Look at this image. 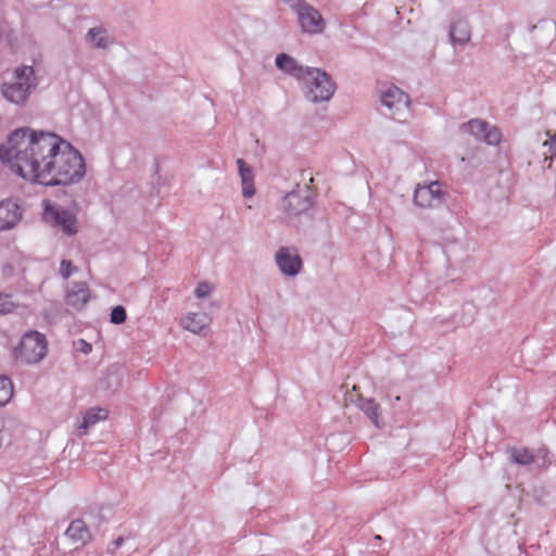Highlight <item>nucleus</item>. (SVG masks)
Returning <instances> with one entry per match:
<instances>
[{"mask_svg":"<svg viewBox=\"0 0 556 556\" xmlns=\"http://www.w3.org/2000/svg\"><path fill=\"white\" fill-rule=\"evenodd\" d=\"M86 39L97 49H106L110 46L106 30L101 27L90 28L86 34Z\"/></svg>","mask_w":556,"mask_h":556,"instance_id":"4be33fe9","label":"nucleus"},{"mask_svg":"<svg viewBox=\"0 0 556 556\" xmlns=\"http://www.w3.org/2000/svg\"><path fill=\"white\" fill-rule=\"evenodd\" d=\"M356 405L358 408L370 419V421L377 427L382 428L383 422L381 420V408L380 405L371 397L366 399L359 396Z\"/></svg>","mask_w":556,"mask_h":556,"instance_id":"aec40b11","label":"nucleus"},{"mask_svg":"<svg viewBox=\"0 0 556 556\" xmlns=\"http://www.w3.org/2000/svg\"><path fill=\"white\" fill-rule=\"evenodd\" d=\"M301 80L306 100L313 103L329 101L337 88L331 77L317 67H307Z\"/></svg>","mask_w":556,"mask_h":556,"instance_id":"7ed1b4c3","label":"nucleus"},{"mask_svg":"<svg viewBox=\"0 0 556 556\" xmlns=\"http://www.w3.org/2000/svg\"><path fill=\"white\" fill-rule=\"evenodd\" d=\"M13 396V383L5 377L0 376V406L5 405Z\"/></svg>","mask_w":556,"mask_h":556,"instance_id":"b1692460","label":"nucleus"},{"mask_svg":"<svg viewBox=\"0 0 556 556\" xmlns=\"http://www.w3.org/2000/svg\"><path fill=\"white\" fill-rule=\"evenodd\" d=\"M124 543V538L118 536L114 541L111 542V544L108 546V553L114 554L116 549H118Z\"/></svg>","mask_w":556,"mask_h":556,"instance_id":"c85d7f7f","label":"nucleus"},{"mask_svg":"<svg viewBox=\"0 0 556 556\" xmlns=\"http://www.w3.org/2000/svg\"><path fill=\"white\" fill-rule=\"evenodd\" d=\"M64 139L49 131L18 128L0 144V160L14 174L49 187L58 177Z\"/></svg>","mask_w":556,"mask_h":556,"instance_id":"f257e3e1","label":"nucleus"},{"mask_svg":"<svg viewBox=\"0 0 556 556\" xmlns=\"http://www.w3.org/2000/svg\"><path fill=\"white\" fill-rule=\"evenodd\" d=\"M79 343V351L83 352L84 354H89L92 350V346L90 343L86 342L85 340L80 339L78 341Z\"/></svg>","mask_w":556,"mask_h":556,"instance_id":"c756f323","label":"nucleus"},{"mask_svg":"<svg viewBox=\"0 0 556 556\" xmlns=\"http://www.w3.org/2000/svg\"><path fill=\"white\" fill-rule=\"evenodd\" d=\"M447 195L443 185L435 180L428 185H418L414 192V202L422 208H434L443 204Z\"/></svg>","mask_w":556,"mask_h":556,"instance_id":"1a4fd4ad","label":"nucleus"},{"mask_svg":"<svg viewBox=\"0 0 556 556\" xmlns=\"http://www.w3.org/2000/svg\"><path fill=\"white\" fill-rule=\"evenodd\" d=\"M275 64L281 72L301 80L308 66L304 67L298 64L296 60L287 53H280L276 56Z\"/></svg>","mask_w":556,"mask_h":556,"instance_id":"a211bd4d","label":"nucleus"},{"mask_svg":"<svg viewBox=\"0 0 556 556\" xmlns=\"http://www.w3.org/2000/svg\"><path fill=\"white\" fill-rule=\"evenodd\" d=\"M113 379L115 380V384H116V386H118V384H119V382H121V381H119V377H118L117 375H115V374H110V375L108 376V380L111 382V380H113Z\"/></svg>","mask_w":556,"mask_h":556,"instance_id":"2f4dec72","label":"nucleus"},{"mask_svg":"<svg viewBox=\"0 0 556 556\" xmlns=\"http://www.w3.org/2000/svg\"><path fill=\"white\" fill-rule=\"evenodd\" d=\"M549 150L553 154V157H556V134L551 138L549 141Z\"/></svg>","mask_w":556,"mask_h":556,"instance_id":"7c9ffc66","label":"nucleus"},{"mask_svg":"<svg viewBox=\"0 0 556 556\" xmlns=\"http://www.w3.org/2000/svg\"><path fill=\"white\" fill-rule=\"evenodd\" d=\"M292 10L298 15L301 29L307 34H320L325 29V21L318 10L304 0H294Z\"/></svg>","mask_w":556,"mask_h":556,"instance_id":"0eeeda50","label":"nucleus"},{"mask_svg":"<svg viewBox=\"0 0 556 556\" xmlns=\"http://www.w3.org/2000/svg\"><path fill=\"white\" fill-rule=\"evenodd\" d=\"M15 304L9 294H0V314H8L13 311Z\"/></svg>","mask_w":556,"mask_h":556,"instance_id":"a878e982","label":"nucleus"},{"mask_svg":"<svg viewBox=\"0 0 556 556\" xmlns=\"http://www.w3.org/2000/svg\"><path fill=\"white\" fill-rule=\"evenodd\" d=\"M127 313L124 306L117 305L115 306L110 315V320L112 324L121 325L126 321Z\"/></svg>","mask_w":556,"mask_h":556,"instance_id":"393cba45","label":"nucleus"},{"mask_svg":"<svg viewBox=\"0 0 556 556\" xmlns=\"http://www.w3.org/2000/svg\"><path fill=\"white\" fill-rule=\"evenodd\" d=\"M380 102L389 111V116L400 123L412 116L409 96L395 85L380 91Z\"/></svg>","mask_w":556,"mask_h":556,"instance_id":"423d86ee","label":"nucleus"},{"mask_svg":"<svg viewBox=\"0 0 556 556\" xmlns=\"http://www.w3.org/2000/svg\"><path fill=\"white\" fill-rule=\"evenodd\" d=\"M208 323L210 318L205 313L190 312L181 319L182 328L193 333H200Z\"/></svg>","mask_w":556,"mask_h":556,"instance_id":"412c9836","label":"nucleus"},{"mask_svg":"<svg viewBox=\"0 0 556 556\" xmlns=\"http://www.w3.org/2000/svg\"><path fill=\"white\" fill-rule=\"evenodd\" d=\"M108 417V410L103 408H91L86 412L80 428L88 429L101 419Z\"/></svg>","mask_w":556,"mask_h":556,"instance_id":"5701e85b","label":"nucleus"},{"mask_svg":"<svg viewBox=\"0 0 556 556\" xmlns=\"http://www.w3.org/2000/svg\"><path fill=\"white\" fill-rule=\"evenodd\" d=\"M76 270L77 267L68 260H63L60 264V274L64 279H67Z\"/></svg>","mask_w":556,"mask_h":556,"instance_id":"bb28decb","label":"nucleus"},{"mask_svg":"<svg viewBox=\"0 0 556 556\" xmlns=\"http://www.w3.org/2000/svg\"><path fill=\"white\" fill-rule=\"evenodd\" d=\"M90 299L86 282H74L66 292V303L74 308H81Z\"/></svg>","mask_w":556,"mask_h":556,"instance_id":"f3484780","label":"nucleus"},{"mask_svg":"<svg viewBox=\"0 0 556 556\" xmlns=\"http://www.w3.org/2000/svg\"><path fill=\"white\" fill-rule=\"evenodd\" d=\"M35 71L31 66H21L14 71L13 80L3 83L2 96L14 104H23L36 88Z\"/></svg>","mask_w":556,"mask_h":556,"instance_id":"20e7f679","label":"nucleus"},{"mask_svg":"<svg viewBox=\"0 0 556 556\" xmlns=\"http://www.w3.org/2000/svg\"><path fill=\"white\" fill-rule=\"evenodd\" d=\"M237 166L241 178L242 195L245 199L252 198L255 194L253 170L243 159L237 160Z\"/></svg>","mask_w":556,"mask_h":556,"instance_id":"6ab92c4d","label":"nucleus"},{"mask_svg":"<svg viewBox=\"0 0 556 556\" xmlns=\"http://www.w3.org/2000/svg\"><path fill=\"white\" fill-rule=\"evenodd\" d=\"M460 131L470 134L477 140L483 141L489 146L498 144L502 138L501 130L488 122L479 118H472L460 125Z\"/></svg>","mask_w":556,"mask_h":556,"instance_id":"9d476101","label":"nucleus"},{"mask_svg":"<svg viewBox=\"0 0 556 556\" xmlns=\"http://www.w3.org/2000/svg\"><path fill=\"white\" fill-rule=\"evenodd\" d=\"M23 216V210L16 201L5 199L0 202V231L15 227Z\"/></svg>","mask_w":556,"mask_h":556,"instance_id":"4468645a","label":"nucleus"},{"mask_svg":"<svg viewBox=\"0 0 556 556\" xmlns=\"http://www.w3.org/2000/svg\"><path fill=\"white\" fill-rule=\"evenodd\" d=\"M59 163L58 177L51 181L49 187L74 185L86 175V164L83 155L70 143H64Z\"/></svg>","mask_w":556,"mask_h":556,"instance_id":"f03ea898","label":"nucleus"},{"mask_svg":"<svg viewBox=\"0 0 556 556\" xmlns=\"http://www.w3.org/2000/svg\"><path fill=\"white\" fill-rule=\"evenodd\" d=\"M450 39L453 45L465 46L470 41L471 28L466 18L458 17L450 26Z\"/></svg>","mask_w":556,"mask_h":556,"instance_id":"dca6fc26","label":"nucleus"},{"mask_svg":"<svg viewBox=\"0 0 556 556\" xmlns=\"http://www.w3.org/2000/svg\"><path fill=\"white\" fill-rule=\"evenodd\" d=\"M507 453L511 463L522 466L535 465L536 468L543 469L551 463L548 460V451L545 447H540L536 451H531L527 447H509Z\"/></svg>","mask_w":556,"mask_h":556,"instance_id":"f8f14e48","label":"nucleus"},{"mask_svg":"<svg viewBox=\"0 0 556 556\" xmlns=\"http://www.w3.org/2000/svg\"><path fill=\"white\" fill-rule=\"evenodd\" d=\"M555 160H556V156H555Z\"/></svg>","mask_w":556,"mask_h":556,"instance_id":"473e14b6","label":"nucleus"},{"mask_svg":"<svg viewBox=\"0 0 556 556\" xmlns=\"http://www.w3.org/2000/svg\"><path fill=\"white\" fill-rule=\"evenodd\" d=\"M314 205L308 187L304 191L293 190L282 199V211L288 217H298L307 213Z\"/></svg>","mask_w":556,"mask_h":556,"instance_id":"9b49d317","label":"nucleus"},{"mask_svg":"<svg viewBox=\"0 0 556 556\" xmlns=\"http://www.w3.org/2000/svg\"><path fill=\"white\" fill-rule=\"evenodd\" d=\"M212 291L211 286L207 282H200L194 290V294L197 298H206L210 295Z\"/></svg>","mask_w":556,"mask_h":556,"instance_id":"cd10ccee","label":"nucleus"},{"mask_svg":"<svg viewBox=\"0 0 556 556\" xmlns=\"http://www.w3.org/2000/svg\"><path fill=\"white\" fill-rule=\"evenodd\" d=\"M48 353V342L46 337L38 331L26 332L18 345L13 351L16 362L24 365H35L40 363Z\"/></svg>","mask_w":556,"mask_h":556,"instance_id":"39448f33","label":"nucleus"},{"mask_svg":"<svg viewBox=\"0 0 556 556\" xmlns=\"http://www.w3.org/2000/svg\"><path fill=\"white\" fill-rule=\"evenodd\" d=\"M65 536L75 545L78 549L87 545L91 539V532L83 519L73 520L65 531Z\"/></svg>","mask_w":556,"mask_h":556,"instance_id":"2eb2a0df","label":"nucleus"},{"mask_svg":"<svg viewBox=\"0 0 556 556\" xmlns=\"http://www.w3.org/2000/svg\"><path fill=\"white\" fill-rule=\"evenodd\" d=\"M43 217L52 227L61 229L68 237L76 235L78 231L75 214L63 206L47 203Z\"/></svg>","mask_w":556,"mask_h":556,"instance_id":"6e6552de","label":"nucleus"},{"mask_svg":"<svg viewBox=\"0 0 556 556\" xmlns=\"http://www.w3.org/2000/svg\"><path fill=\"white\" fill-rule=\"evenodd\" d=\"M275 262L279 270L290 277L296 276L303 266L301 256L295 248L281 247L275 255Z\"/></svg>","mask_w":556,"mask_h":556,"instance_id":"ddd939ff","label":"nucleus"}]
</instances>
